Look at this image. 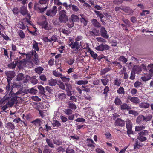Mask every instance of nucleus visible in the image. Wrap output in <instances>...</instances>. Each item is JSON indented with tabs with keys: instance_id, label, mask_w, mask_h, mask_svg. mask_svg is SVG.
I'll return each instance as SVG.
<instances>
[{
	"instance_id": "64",
	"label": "nucleus",
	"mask_w": 153,
	"mask_h": 153,
	"mask_svg": "<svg viewBox=\"0 0 153 153\" xmlns=\"http://www.w3.org/2000/svg\"><path fill=\"white\" fill-rule=\"evenodd\" d=\"M65 152L66 153H75V152L74 150L70 147L67 148Z\"/></svg>"
},
{
	"instance_id": "3",
	"label": "nucleus",
	"mask_w": 153,
	"mask_h": 153,
	"mask_svg": "<svg viewBox=\"0 0 153 153\" xmlns=\"http://www.w3.org/2000/svg\"><path fill=\"white\" fill-rule=\"evenodd\" d=\"M81 45L76 42H74L72 39H69L68 45L71 48V51L74 53H77L81 51Z\"/></svg>"
},
{
	"instance_id": "63",
	"label": "nucleus",
	"mask_w": 153,
	"mask_h": 153,
	"mask_svg": "<svg viewBox=\"0 0 153 153\" xmlns=\"http://www.w3.org/2000/svg\"><path fill=\"white\" fill-rule=\"evenodd\" d=\"M53 74L56 76L58 77H61L62 76L61 74L58 72L56 70L53 71Z\"/></svg>"
},
{
	"instance_id": "51",
	"label": "nucleus",
	"mask_w": 153,
	"mask_h": 153,
	"mask_svg": "<svg viewBox=\"0 0 153 153\" xmlns=\"http://www.w3.org/2000/svg\"><path fill=\"white\" fill-rule=\"evenodd\" d=\"M0 107H1V109L2 111L3 112L5 111L9 107H10V106L9 103L7 102L3 106L1 105Z\"/></svg>"
},
{
	"instance_id": "8",
	"label": "nucleus",
	"mask_w": 153,
	"mask_h": 153,
	"mask_svg": "<svg viewBox=\"0 0 153 153\" xmlns=\"http://www.w3.org/2000/svg\"><path fill=\"white\" fill-rule=\"evenodd\" d=\"M13 88H15L16 89L17 88L18 89V91L16 92V94L17 95L22 94L24 95L27 94V92L26 91V89L22 87L21 86L18 85L14 84L13 86Z\"/></svg>"
},
{
	"instance_id": "29",
	"label": "nucleus",
	"mask_w": 153,
	"mask_h": 153,
	"mask_svg": "<svg viewBox=\"0 0 153 153\" xmlns=\"http://www.w3.org/2000/svg\"><path fill=\"white\" fill-rule=\"evenodd\" d=\"M145 127L143 125H139L135 127V131L136 132H141L143 130H145Z\"/></svg>"
},
{
	"instance_id": "44",
	"label": "nucleus",
	"mask_w": 153,
	"mask_h": 153,
	"mask_svg": "<svg viewBox=\"0 0 153 153\" xmlns=\"http://www.w3.org/2000/svg\"><path fill=\"white\" fill-rule=\"evenodd\" d=\"M24 78L23 74L22 73H19L17 76V78L16 79L17 81H20L21 80H23Z\"/></svg>"
},
{
	"instance_id": "35",
	"label": "nucleus",
	"mask_w": 153,
	"mask_h": 153,
	"mask_svg": "<svg viewBox=\"0 0 153 153\" xmlns=\"http://www.w3.org/2000/svg\"><path fill=\"white\" fill-rule=\"evenodd\" d=\"M26 26H25L23 22L22 21H19L18 24V27L19 28L24 30L26 29Z\"/></svg>"
},
{
	"instance_id": "19",
	"label": "nucleus",
	"mask_w": 153,
	"mask_h": 153,
	"mask_svg": "<svg viewBox=\"0 0 153 153\" xmlns=\"http://www.w3.org/2000/svg\"><path fill=\"white\" fill-rule=\"evenodd\" d=\"M20 13L22 15H25L28 14V10L27 7L24 6H23L20 8Z\"/></svg>"
},
{
	"instance_id": "7",
	"label": "nucleus",
	"mask_w": 153,
	"mask_h": 153,
	"mask_svg": "<svg viewBox=\"0 0 153 153\" xmlns=\"http://www.w3.org/2000/svg\"><path fill=\"white\" fill-rule=\"evenodd\" d=\"M57 10V7L53 6L52 8L46 10L45 14L48 16L52 17L56 14Z\"/></svg>"
},
{
	"instance_id": "54",
	"label": "nucleus",
	"mask_w": 153,
	"mask_h": 153,
	"mask_svg": "<svg viewBox=\"0 0 153 153\" xmlns=\"http://www.w3.org/2000/svg\"><path fill=\"white\" fill-rule=\"evenodd\" d=\"M38 88L40 91L41 94H45V91L44 87L42 85H39L38 87Z\"/></svg>"
},
{
	"instance_id": "42",
	"label": "nucleus",
	"mask_w": 153,
	"mask_h": 153,
	"mask_svg": "<svg viewBox=\"0 0 153 153\" xmlns=\"http://www.w3.org/2000/svg\"><path fill=\"white\" fill-rule=\"evenodd\" d=\"M114 102L117 105H121L122 104V102L121 100L118 97L115 98Z\"/></svg>"
},
{
	"instance_id": "33",
	"label": "nucleus",
	"mask_w": 153,
	"mask_h": 153,
	"mask_svg": "<svg viewBox=\"0 0 153 153\" xmlns=\"http://www.w3.org/2000/svg\"><path fill=\"white\" fill-rule=\"evenodd\" d=\"M70 19L72 20L74 22H78L79 20V17L77 15L75 14L72 15Z\"/></svg>"
},
{
	"instance_id": "25",
	"label": "nucleus",
	"mask_w": 153,
	"mask_h": 153,
	"mask_svg": "<svg viewBox=\"0 0 153 153\" xmlns=\"http://www.w3.org/2000/svg\"><path fill=\"white\" fill-rule=\"evenodd\" d=\"M41 23V25L42 28H44L48 30H49V27L48 26V22L46 20L43 21Z\"/></svg>"
},
{
	"instance_id": "45",
	"label": "nucleus",
	"mask_w": 153,
	"mask_h": 153,
	"mask_svg": "<svg viewBox=\"0 0 153 153\" xmlns=\"http://www.w3.org/2000/svg\"><path fill=\"white\" fill-rule=\"evenodd\" d=\"M117 92L119 94L124 95L125 93L124 88L123 87H120L117 90Z\"/></svg>"
},
{
	"instance_id": "48",
	"label": "nucleus",
	"mask_w": 153,
	"mask_h": 153,
	"mask_svg": "<svg viewBox=\"0 0 153 153\" xmlns=\"http://www.w3.org/2000/svg\"><path fill=\"white\" fill-rule=\"evenodd\" d=\"M101 81L104 86H106L108 83L109 82L108 80L106 77H105L101 79Z\"/></svg>"
},
{
	"instance_id": "21",
	"label": "nucleus",
	"mask_w": 153,
	"mask_h": 153,
	"mask_svg": "<svg viewBox=\"0 0 153 153\" xmlns=\"http://www.w3.org/2000/svg\"><path fill=\"white\" fill-rule=\"evenodd\" d=\"M139 105L141 108L146 109L149 107L150 105L148 103L142 102L139 103Z\"/></svg>"
},
{
	"instance_id": "43",
	"label": "nucleus",
	"mask_w": 153,
	"mask_h": 153,
	"mask_svg": "<svg viewBox=\"0 0 153 153\" xmlns=\"http://www.w3.org/2000/svg\"><path fill=\"white\" fill-rule=\"evenodd\" d=\"M111 69V67H110V65H108V67L103 69L101 71L102 74H105L106 73L108 72Z\"/></svg>"
},
{
	"instance_id": "1",
	"label": "nucleus",
	"mask_w": 153,
	"mask_h": 153,
	"mask_svg": "<svg viewBox=\"0 0 153 153\" xmlns=\"http://www.w3.org/2000/svg\"><path fill=\"white\" fill-rule=\"evenodd\" d=\"M49 0H39L34 4V10L39 13H42L48 8Z\"/></svg>"
},
{
	"instance_id": "15",
	"label": "nucleus",
	"mask_w": 153,
	"mask_h": 153,
	"mask_svg": "<svg viewBox=\"0 0 153 153\" xmlns=\"http://www.w3.org/2000/svg\"><path fill=\"white\" fill-rule=\"evenodd\" d=\"M17 99V97L16 96L11 97L10 101L7 102L9 103L10 107H12L16 102Z\"/></svg>"
},
{
	"instance_id": "49",
	"label": "nucleus",
	"mask_w": 153,
	"mask_h": 153,
	"mask_svg": "<svg viewBox=\"0 0 153 153\" xmlns=\"http://www.w3.org/2000/svg\"><path fill=\"white\" fill-rule=\"evenodd\" d=\"M62 5L67 10H70L71 8V4L69 5H68L66 2H65L62 3Z\"/></svg>"
},
{
	"instance_id": "41",
	"label": "nucleus",
	"mask_w": 153,
	"mask_h": 153,
	"mask_svg": "<svg viewBox=\"0 0 153 153\" xmlns=\"http://www.w3.org/2000/svg\"><path fill=\"white\" fill-rule=\"evenodd\" d=\"M18 61V62L17 63V65H19V66H22V65H24L25 64V61L24 59L22 60H20L18 58H16L15 59V60Z\"/></svg>"
},
{
	"instance_id": "37",
	"label": "nucleus",
	"mask_w": 153,
	"mask_h": 153,
	"mask_svg": "<svg viewBox=\"0 0 153 153\" xmlns=\"http://www.w3.org/2000/svg\"><path fill=\"white\" fill-rule=\"evenodd\" d=\"M44 70L43 68L42 67H39L36 68L35 69V72L39 74L40 75L42 72Z\"/></svg>"
},
{
	"instance_id": "39",
	"label": "nucleus",
	"mask_w": 153,
	"mask_h": 153,
	"mask_svg": "<svg viewBox=\"0 0 153 153\" xmlns=\"http://www.w3.org/2000/svg\"><path fill=\"white\" fill-rule=\"evenodd\" d=\"M112 63L114 65V66L116 67L118 69H120L122 67V65L120 63L116 61L112 62Z\"/></svg>"
},
{
	"instance_id": "53",
	"label": "nucleus",
	"mask_w": 153,
	"mask_h": 153,
	"mask_svg": "<svg viewBox=\"0 0 153 153\" xmlns=\"http://www.w3.org/2000/svg\"><path fill=\"white\" fill-rule=\"evenodd\" d=\"M68 107L69 108L73 110H75L76 108V106L75 104L69 102Z\"/></svg>"
},
{
	"instance_id": "60",
	"label": "nucleus",
	"mask_w": 153,
	"mask_h": 153,
	"mask_svg": "<svg viewBox=\"0 0 153 153\" xmlns=\"http://www.w3.org/2000/svg\"><path fill=\"white\" fill-rule=\"evenodd\" d=\"M95 13L98 16L100 17V19H102L104 17V15L100 11H95Z\"/></svg>"
},
{
	"instance_id": "28",
	"label": "nucleus",
	"mask_w": 153,
	"mask_h": 153,
	"mask_svg": "<svg viewBox=\"0 0 153 153\" xmlns=\"http://www.w3.org/2000/svg\"><path fill=\"white\" fill-rule=\"evenodd\" d=\"M82 41L81 42H80V44L81 45V51L82 50V48H83L84 49H87L88 52L90 51L91 48L89 47V45L88 43L85 44L83 45V44L82 43Z\"/></svg>"
},
{
	"instance_id": "2",
	"label": "nucleus",
	"mask_w": 153,
	"mask_h": 153,
	"mask_svg": "<svg viewBox=\"0 0 153 153\" xmlns=\"http://www.w3.org/2000/svg\"><path fill=\"white\" fill-rule=\"evenodd\" d=\"M35 42L34 43H33V48L35 50H31L30 51L28 54V55L31 56H34L33 59L34 61V63L37 65L39 61V56L37 53H36V50L38 51L39 50V48L38 45V43L36 42L35 41H34Z\"/></svg>"
},
{
	"instance_id": "12",
	"label": "nucleus",
	"mask_w": 153,
	"mask_h": 153,
	"mask_svg": "<svg viewBox=\"0 0 153 153\" xmlns=\"http://www.w3.org/2000/svg\"><path fill=\"white\" fill-rule=\"evenodd\" d=\"M125 122L120 118H117L115 121V125L117 126L123 127L125 125Z\"/></svg>"
},
{
	"instance_id": "24",
	"label": "nucleus",
	"mask_w": 153,
	"mask_h": 153,
	"mask_svg": "<svg viewBox=\"0 0 153 153\" xmlns=\"http://www.w3.org/2000/svg\"><path fill=\"white\" fill-rule=\"evenodd\" d=\"M121 109L122 110H128L131 109V106L126 103H123L120 105Z\"/></svg>"
},
{
	"instance_id": "20",
	"label": "nucleus",
	"mask_w": 153,
	"mask_h": 153,
	"mask_svg": "<svg viewBox=\"0 0 153 153\" xmlns=\"http://www.w3.org/2000/svg\"><path fill=\"white\" fill-rule=\"evenodd\" d=\"M5 126L9 130H13L14 129L15 127L14 124L11 122L6 123Z\"/></svg>"
},
{
	"instance_id": "18",
	"label": "nucleus",
	"mask_w": 153,
	"mask_h": 153,
	"mask_svg": "<svg viewBox=\"0 0 153 153\" xmlns=\"http://www.w3.org/2000/svg\"><path fill=\"white\" fill-rule=\"evenodd\" d=\"M31 16L30 14H27V17L23 19V20L24 22H27V23L31 25H33L31 24Z\"/></svg>"
},
{
	"instance_id": "52",
	"label": "nucleus",
	"mask_w": 153,
	"mask_h": 153,
	"mask_svg": "<svg viewBox=\"0 0 153 153\" xmlns=\"http://www.w3.org/2000/svg\"><path fill=\"white\" fill-rule=\"evenodd\" d=\"M134 71L137 73L139 74L142 71V68L140 66L137 65L135 66L134 67Z\"/></svg>"
},
{
	"instance_id": "4",
	"label": "nucleus",
	"mask_w": 153,
	"mask_h": 153,
	"mask_svg": "<svg viewBox=\"0 0 153 153\" xmlns=\"http://www.w3.org/2000/svg\"><path fill=\"white\" fill-rule=\"evenodd\" d=\"M58 15V19L59 22L61 23H66L68 20V17L65 10H62L59 11Z\"/></svg>"
},
{
	"instance_id": "61",
	"label": "nucleus",
	"mask_w": 153,
	"mask_h": 153,
	"mask_svg": "<svg viewBox=\"0 0 153 153\" xmlns=\"http://www.w3.org/2000/svg\"><path fill=\"white\" fill-rule=\"evenodd\" d=\"M64 112L67 115H69L72 114L73 111L70 109H65Z\"/></svg>"
},
{
	"instance_id": "58",
	"label": "nucleus",
	"mask_w": 153,
	"mask_h": 153,
	"mask_svg": "<svg viewBox=\"0 0 153 153\" xmlns=\"http://www.w3.org/2000/svg\"><path fill=\"white\" fill-rule=\"evenodd\" d=\"M109 91V88L108 86H106L105 87L104 89L103 90V93L105 94V97L107 96V94L108 91Z\"/></svg>"
},
{
	"instance_id": "59",
	"label": "nucleus",
	"mask_w": 153,
	"mask_h": 153,
	"mask_svg": "<svg viewBox=\"0 0 153 153\" xmlns=\"http://www.w3.org/2000/svg\"><path fill=\"white\" fill-rule=\"evenodd\" d=\"M66 94L64 93L59 94L58 95V97L60 100L65 99L66 98Z\"/></svg>"
},
{
	"instance_id": "31",
	"label": "nucleus",
	"mask_w": 153,
	"mask_h": 153,
	"mask_svg": "<svg viewBox=\"0 0 153 153\" xmlns=\"http://www.w3.org/2000/svg\"><path fill=\"white\" fill-rule=\"evenodd\" d=\"M121 83V80L118 78H116L113 82V84L114 85L118 87L120 86Z\"/></svg>"
},
{
	"instance_id": "47",
	"label": "nucleus",
	"mask_w": 153,
	"mask_h": 153,
	"mask_svg": "<svg viewBox=\"0 0 153 153\" xmlns=\"http://www.w3.org/2000/svg\"><path fill=\"white\" fill-rule=\"evenodd\" d=\"M53 142L54 144L58 146H60L62 144V140L60 139L53 140Z\"/></svg>"
},
{
	"instance_id": "16",
	"label": "nucleus",
	"mask_w": 153,
	"mask_h": 153,
	"mask_svg": "<svg viewBox=\"0 0 153 153\" xmlns=\"http://www.w3.org/2000/svg\"><path fill=\"white\" fill-rule=\"evenodd\" d=\"M74 61V58L72 56H70L65 59L66 62L70 65H72Z\"/></svg>"
},
{
	"instance_id": "30",
	"label": "nucleus",
	"mask_w": 153,
	"mask_h": 153,
	"mask_svg": "<svg viewBox=\"0 0 153 153\" xmlns=\"http://www.w3.org/2000/svg\"><path fill=\"white\" fill-rule=\"evenodd\" d=\"M18 61L15 60L14 61L12 62L9 64L8 65V68L10 69H14L16 66L17 65V63L18 62Z\"/></svg>"
},
{
	"instance_id": "26",
	"label": "nucleus",
	"mask_w": 153,
	"mask_h": 153,
	"mask_svg": "<svg viewBox=\"0 0 153 153\" xmlns=\"http://www.w3.org/2000/svg\"><path fill=\"white\" fill-rule=\"evenodd\" d=\"M67 22L66 24V25L69 28H71L74 27V22L70 18L68 19V21Z\"/></svg>"
},
{
	"instance_id": "23",
	"label": "nucleus",
	"mask_w": 153,
	"mask_h": 153,
	"mask_svg": "<svg viewBox=\"0 0 153 153\" xmlns=\"http://www.w3.org/2000/svg\"><path fill=\"white\" fill-rule=\"evenodd\" d=\"M91 22L95 27L97 28L101 27V24L98 22L97 19H93L91 20Z\"/></svg>"
},
{
	"instance_id": "57",
	"label": "nucleus",
	"mask_w": 153,
	"mask_h": 153,
	"mask_svg": "<svg viewBox=\"0 0 153 153\" xmlns=\"http://www.w3.org/2000/svg\"><path fill=\"white\" fill-rule=\"evenodd\" d=\"M60 78L63 82L66 83L68 82L70 80V79L68 77H66L65 76H62V75Z\"/></svg>"
},
{
	"instance_id": "32",
	"label": "nucleus",
	"mask_w": 153,
	"mask_h": 153,
	"mask_svg": "<svg viewBox=\"0 0 153 153\" xmlns=\"http://www.w3.org/2000/svg\"><path fill=\"white\" fill-rule=\"evenodd\" d=\"M17 34L21 39H23L25 37V35L24 32L22 30H19L18 31Z\"/></svg>"
},
{
	"instance_id": "5",
	"label": "nucleus",
	"mask_w": 153,
	"mask_h": 153,
	"mask_svg": "<svg viewBox=\"0 0 153 153\" xmlns=\"http://www.w3.org/2000/svg\"><path fill=\"white\" fill-rule=\"evenodd\" d=\"M149 135V132L147 130H143L139 132L137 137L139 141L141 142H145L147 140V137Z\"/></svg>"
},
{
	"instance_id": "13",
	"label": "nucleus",
	"mask_w": 153,
	"mask_h": 153,
	"mask_svg": "<svg viewBox=\"0 0 153 153\" xmlns=\"http://www.w3.org/2000/svg\"><path fill=\"white\" fill-rule=\"evenodd\" d=\"M121 10L127 14L128 15H132L133 14V10L131 8L128 7H126L122 9Z\"/></svg>"
},
{
	"instance_id": "17",
	"label": "nucleus",
	"mask_w": 153,
	"mask_h": 153,
	"mask_svg": "<svg viewBox=\"0 0 153 153\" xmlns=\"http://www.w3.org/2000/svg\"><path fill=\"white\" fill-rule=\"evenodd\" d=\"M128 98L131 102L135 104L139 103L140 102V99L137 97H131L129 96Z\"/></svg>"
},
{
	"instance_id": "6",
	"label": "nucleus",
	"mask_w": 153,
	"mask_h": 153,
	"mask_svg": "<svg viewBox=\"0 0 153 153\" xmlns=\"http://www.w3.org/2000/svg\"><path fill=\"white\" fill-rule=\"evenodd\" d=\"M152 117V115L150 114H147L146 116L143 115L139 116L136 119V122L138 124H141L143 121L146 122L150 121Z\"/></svg>"
},
{
	"instance_id": "62",
	"label": "nucleus",
	"mask_w": 153,
	"mask_h": 153,
	"mask_svg": "<svg viewBox=\"0 0 153 153\" xmlns=\"http://www.w3.org/2000/svg\"><path fill=\"white\" fill-rule=\"evenodd\" d=\"M147 69L149 71V73H153V64L148 65Z\"/></svg>"
},
{
	"instance_id": "36",
	"label": "nucleus",
	"mask_w": 153,
	"mask_h": 153,
	"mask_svg": "<svg viewBox=\"0 0 153 153\" xmlns=\"http://www.w3.org/2000/svg\"><path fill=\"white\" fill-rule=\"evenodd\" d=\"M42 120H41L39 118H37L35 120H34L32 122V123L36 126H40L41 125V123H42Z\"/></svg>"
},
{
	"instance_id": "46",
	"label": "nucleus",
	"mask_w": 153,
	"mask_h": 153,
	"mask_svg": "<svg viewBox=\"0 0 153 153\" xmlns=\"http://www.w3.org/2000/svg\"><path fill=\"white\" fill-rule=\"evenodd\" d=\"M88 52H89L91 54V56L94 59H96L97 57V54L95 53L93 51L90 50Z\"/></svg>"
},
{
	"instance_id": "55",
	"label": "nucleus",
	"mask_w": 153,
	"mask_h": 153,
	"mask_svg": "<svg viewBox=\"0 0 153 153\" xmlns=\"http://www.w3.org/2000/svg\"><path fill=\"white\" fill-rule=\"evenodd\" d=\"M151 79V76L150 75L145 76L141 77L142 79L144 81H146L149 80Z\"/></svg>"
},
{
	"instance_id": "14",
	"label": "nucleus",
	"mask_w": 153,
	"mask_h": 153,
	"mask_svg": "<svg viewBox=\"0 0 153 153\" xmlns=\"http://www.w3.org/2000/svg\"><path fill=\"white\" fill-rule=\"evenodd\" d=\"M134 142V149H139L143 146V144L141 143V142L139 141L137 139L135 140Z\"/></svg>"
},
{
	"instance_id": "10",
	"label": "nucleus",
	"mask_w": 153,
	"mask_h": 153,
	"mask_svg": "<svg viewBox=\"0 0 153 153\" xmlns=\"http://www.w3.org/2000/svg\"><path fill=\"white\" fill-rule=\"evenodd\" d=\"M100 33L101 36L105 39H108L109 35L108 34L107 32L104 27H101Z\"/></svg>"
},
{
	"instance_id": "56",
	"label": "nucleus",
	"mask_w": 153,
	"mask_h": 153,
	"mask_svg": "<svg viewBox=\"0 0 153 153\" xmlns=\"http://www.w3.org/2000/svg\"><path fill=\"white\" fill-rule=\"evenodd\" d=\"M28 91L29 93L34 95L36 94L37 93L38 91L33 88H31V89L28 90Z\"/></svg>"
},
{
	"instance_id": "11",
	"label": "nucleus",
	"mask_w": 153,
	"mask_h": 153,
	"mask_svg": "<svg viewBox=\"0 0 153 153\" xmlns=\"http://www.w3.org/2000/svg\"><path fill=\"white\" fill-rule=\"evenodd\" d=\"M6 75L7 77V81L10 80V81L12 80L15 75V72L14 71H7L6 72Z\"/></svg>"
},
{
	"instance_id": "22",
	"label": "nucleus",
	"mask_w": 153,
	"mask_h": 153,
	"mask_svg": "<svg viewBox=\"0 0 153 153\" xmlns=\"http://www.w3.org/2000/svg\"><path fill=\"white\" fill-rule=\"evenodd\" d=\"M87 146L90 147L94 148L95 147V143L92 139L90 138L87 139Z\"/></svg>"
},
{
	"instance_id": "38",
	"label": "nucleus",
	"mask_w": 153,
	"mask_h": 153,
	"mask_svg": "<svg viewBox=\"0 0 153 153\" xmlns=\"http://www.w3.org/2000/svg\"><path fill=\"white\" fill-rule=\"evenodd\" d=\"M46 140L47 144L50 147L53 148L55 147L51 139L47 138L46 139Z\"/></svg>"
},
{
	"instance_id": "50",
	"label": "nucleus",
	"mask_w": 153,
	"mask_h": 153,
	"mask_svg": "<svg viewBox=\"0 0 153 153\" xmlns=\"http://www.w3.org/2000/svg\"><path fill=\"white\" fill-rule=\"evenodd\" d=\"M119 60L120 61H121L124 63H126L127 62L128 59L124 56H121L120 57Z\"/></svg>"
},
{
	"instance_id": "40",
	"label": "nucleus",
	"mask_w": 153,
	"mask_h": 153,
	"mask_svg": "<svg viewBox=\"0 0 153 153\" xmlns=\"http://www.w3.org/2000/svg\"><path fill=\"white\" fill-rule=\"evenodd\" d=\"M48 83L50 85L53 86L57 84V82L56 79H51L49 80Z\"/></svg>"
},
{
	"instance_id": "34",
	"label": "nucleus",
	"mask_w": 153,
	"mask_h": 153,
	"mask_svg": "<svg viewBox=\"0 0 153 153\" xmlns=\"http://www.w3.org/2000/svg\"><path fill=\"white\" fill-rule=\"evenodd\" d=\"M88 83V81L86 79L84 80H79L76 82V84L79 85H85L87 84Z\"/></svg>"
},
{
	"instance_id": "9",
	"label": "nucleus",
	"mask_w": 153,
	"mask_h": 153,
	"mask_svg": "<svg viewBox=\"0 0 153 153\" xmlns=\"http://www.w3.org/2000/svg\"><path fill=\"white\" fill-rule=\"evenodd\" d=\"M110 48V47L107 45L102 44L96 47L95 49L98 51H103L105 50H109Z\"/></svg>"
},
{
	"instance_id": "27",
	"label": "nucleus",
	"mask_w": 153,
	"mask_h": 153,
	"mask_svg": "<svg viewBox=\"0 0 153 153\" xmlns=\"http://www.w3.org/2000/svg\"><path fill=\"white\" fill-rule=\"evenodd\" d=\"M126 127L127 129L132 128V123L130 120L129 119H127L126 121Z\"/></svg>"
}]
</instances>
